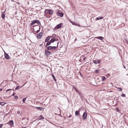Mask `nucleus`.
Segmentation results:
<instances>
[{
  "label": "nucleus",
  "mask_w": 128,
  "mask_h": 128,
  "mask_svg": "<svg viewBox=\"0 0 128 128\" xmlns=\"http://www.w3.org/2000/svg\"><path fill=\"white\" fill-rule=\"evenodd\" d=\"M53 10L50 9H46L44 11V16L46 18H50L53 13Z\"/></svg>",
  "instance_id": "obj_1"
},
{
  "label": "nucleus",
  "mask_w": 128,
  "mask_h": 128,
  "mask_svg": "<svg viewBox=\"0 0 128 128\" xmlns=\"http://www.w3.org/2000/svg\"><path fill=\"white\" fill-rule=\"evenodd\" d=\"M33 30L34 32H36V33H38L39 32L40 28V26L36 25L33 26Z\"/></svg>",
  "instance_id": "obj_2"
},
{
  "label": "nucleus",
  "mask_w": 128,
  "mask_h": 128,
  "mask_svg": "<svg viewBox=\"0 0 128 128\" xmlns=\"http://www.w3.org/2000/svg\"><path fill=\"white\" fill-rule=\"evenodd\" d=\"M36 23H37L38 24H40V21L37 20H35L33 21L30 24L31 26H32Z\"/></svg>",
  "instance_id": "obj_3"
},
{
  "label": "nucleus",
  "mask_w": 128,
  "mask_h": 128,
  "mask_svg": "<svg viewBox=\"0 0 128 128\" xmlns=\"http://www.w3.org/2000/svg\"><path fill=\"white\" fill-rule=\"evenodd\" d=\"M62 23H61L57 25V26L54 28V30H56L62 27Z\"/></svg>",
  "instance_id": "obj_4"
},
{
  "label": "nucleus",
  "mask_w": 128,
  "mask_h": 128,
  "mask_svg": "<svg viewBox=\"0 0 128 128\" xmlns=\"http://www.w3.org/2000/svg\"><path fill=\"white\" fill-rule=\"evenodd\" d=\"M87 117V113L86 112H84L82 116V118L86 120Z\"/></svg>",
  "instance_id": "obj_5"
},
{
  "label": "nucleus",
  "mask_w": 128,
  "mask_h": 128,
  "mask_svg": "<svg viewBox=\"0 0 128 128\" xmlns=\"http://www.w3.org/2000/svg\"><path fill=\"white\" fill-rule=\"evenodd\" d=\"M45 52V55L47 56H48L51 53L50 52L47 50H46Z\"/></svg>",
  "instance_id": "obj_6"
},
{
  "label": "nucleus",
  "mask_w": 128,
  "mask_h": 128,
  "mask_svg": "<svg viewBox=\"0 0 128 128\" xmlns=\"http://www.w3.org/2000/svg\"><path fill=\"white\" fill-rule=\"evenodd\" d=\"M4 56L7 59H10V57L8 54L6 53H4Z\"/></svg>",
  "instance_id": "obj_7"
},
{
  "label": "nucleus",
  "mask_w": 128,
  "mask_h": 128,
  "mask_svg": "<svg viewBox=\"0 0 128 128\" xmlns=\"http://www.w3.org/2000/svg\"><path fill=\"white\" fill-rule=\"evenodd\" d=\"M43 33L42 32L40 33L37 36V38L38 39L40 38L42 36Z\"/></svg>",
  "instance_id": "obj_8"
},
{
  "label": "nucleus",
  "mask_w": 128,
  "mask_h": 128,
  "mask_svg": "<svg viewBox=\"0 0 128 128\" xmlns=\"http://www.w3.org/2000/svg\"><path fill=\"white\" fill-rule=\"evenodd\" d=\"M56 14L58 16H60V17H62L63 16V14L60 12L58 11L57 12Z\"/></svg>",
  "instance_id": "obj_9"
},
{
  "label": "nucleus",
  "mask_w": 128,
  "mask_h": 128,
  "mask_svg": "<svg viewBox=\"0 0 128 128\" xmlns=\"http://www.w3.org/2000/svg\"><path fill=\"white\" fill-rule=\"evenodd\" d=\"M7 124H10L12 126L14 124V122L13 120H11L8 122Z\"/></svg>",
  "instance_id": "obj_10"
},
{
  "label": "nucleus",
  "mask_w": 128,
  "mask_h": 128,
  "mask_svg": "<svg viewBox=\"0 0 128 128\" xmlns=\"http://www.w3.org/2000/svg\"><path fill=\"white\" fill-rule=\"evenodd\" d=\"M100 60H98L97 61L96 60L94 61L93 62L94 64H97V63H100Z\"/></svg>",
  "instance_id": "obj_11"
},
{
  "label": "nucleus",
  "mask_w": 128,
  "mask_h": 128,
  "mask_svg": "<svg viewBox=\"0 0 128 128\" xmlns=\"http://www.w3.org/2000/svg\"><path fill=\"white\" fill-rule=\"evenodd\" d=\"M44 118L42 116V115H40V116L38 117V120H40L42 119H43Z\"/></svg>",
  "instance_id": "obj_12"
},
{
  "label": "nucleus",
  "mask_w": 128,
  "mask_h": 128,
  "mask_svg": "<svg viewBox=\"0 0 128 128\" xmlns=\"http://www.w3.org/2000/svg\"><path fill=\"white\" fill-rule=\"evenodd\" d=\"M95 38L98 39H100V40H102L104 39V38L102 37V36L97 37H96Z\"/></svg>",
  "instance_id": "obj_13"
},
{
  "label": "nucleus",
  "mask_w": 128,
  "mask_h": 128,
  "mask_svg": "<svg viewBox=\"0 0 128 128\" xmlns=\"http://www.w3.org/2000/svg\"><path fill=\"white\" fill-rule=\"evenodd\" d=\"M36 108L38 110H44V109L42 107H36Z\"/></svg>",
  "instance_id": "obj_14"
},
{
  "label": "nucleus",
  "mask_w": 128,
  "mask_h": 128,
  "mask_svg": "<svg viewBox=\"0 0 128 128\" xmlns=\"http://www.w3.org/2000/svg\"><path fill=\"white\" fill-rule=\"evenodd\" d=\"M50 36H48L46 38L45 40V42H48L50 38Z\"/></svg>",
  "instance_id": "obj_15"
},
{
  "label": "nucleus",
  "mask_w": 128,
  "mask_h": 128,
  "mask_svg": "<svg viewBox=\"0 0 128 128\" xmlns=\"http://www.w3.org/2000/svg\"><path fill=\"white\" fill-rule=\"evenodd\" d=\"M56 39L55 38H53L51 39L50 41L51 43H52L54 42L55 41H56Z\"/></svg>",
  "instance_id": "obj_16"
},
{
  "label": "nucleus",
  "mask_w": 128,
  "mask_h": 128,
  "mask_svg": "<svg viewBox=\"0 0 128 128\" xmlns=\"http://www.w3.org/2000/svg\"><path fill=\"white\" fill-rule=\"evenodd\" d=\"M103 18V17H99L96 18V20H99L102 19Z\"/></svg>",
  "instance_id": "obj_17"
},
{
  "label": "nucleus",
  "mask_w": 128,
  "mask_h": 128,
  "mask_svg": "<svg viewBox=\"0 0 128 128\" xmlns=\"http://www.w3.org/2000/svg\"><path fill=\"white\" fill-rule=\"evenodd\" d=\"M58 44H57V46H58ZM58 47V46L56 47V46H52V50H54L56 49V48Z\"/></svg>",
  "instance_id": "obj_18"
},
{
  "label": "nucleus",
  "mask_w": 128,
  "mask_h": 128,
  "mask_svg": "<svg viewBox=\"0 0 128 128\" xmlns=\"http://www.w3.org/2000/svg\"><path fill=\"white\" fill-rule=\"evenodd\" d=\"M52 78H53V79L55 81H56V79L55 78V77L54 76V75L53 74H52Z\"/></svg>",
  "instance_id": "obj_19"
},
{
  "label": "nucleus",
  "mask_w": 128,
  "mask_h": 128,
  "mask_svg": "<svg viewBox=\"0 0 128 128\" xmlns=\"http://www.w3.org/2000/svg\"><path fill=\"white\" fill-rule=\"evenodd\" d=\"M79 113V111H78V110L76 111L75 112V113L76 115L77 116H78Z\"/></svg>",
  "instance_id": "obj_20"
},
{
  "label": "nucleus",
  "mask_w": 128,
  "mask_h": 128,
  "mask_svg": "<svg viewBox=\"0 0 128 128\" xmlns=\"http://www.w3.org/2000/svg\"><path fill=\"white\" fill-rule=\"evenodd\" d=\"M51 43L50 42V41H49L46 44V46H48L49 45H50V44Z\"/></svg>",
  "instance_id": "obj_21"
},
{
  "label": "nucleus",
  "mask_w": 128,
  "mask_h": 128,
  "mask_svg": "<svg viewBox=\"0 0 128 128\" xmlns=\"http://www.w3.org/2000/svg\"><path fill=\"white\" fill-rule=\"evenodd\" d=\"M47 49L48 50H50L52 49V46H49L47 47Z\"/></svg>",
  "instance_id": "obj_22"
},
{
  "label": "nucleus",
  "mask_w": 128,
  "mask_h": 128,
  "mask_svg": "<svg viewBox=\"0 0 128 128\" xmlns=\"http://www.w3.org/2000/svg\"><path fill=\"white\" fill-rule=\"evenodd\" d=\"M102 80H106V78L104 76H102Z\"/></svg>",
  "instance_id": "obj_23"
},
{
  "label": "nucleus",
  "mask_w": 128,
  "mask_h": 128,
  "mask_svg": "<svg viewBox=\"0 0 128 128\" xmlns=\"http://www.w3.org/2000/svg\"><path fill=\"white\" fill-rule=\"evenodd\" d=\"M5 104V103L3 102H0V104L2 106H3Z\"/></svg>",
  "instance_id": "obj_24"
},
{
  "label": "nucleus",
  "mask_w": 128,
  "mask_h": 128,
  "mask_svg": "<svg viewBox=\"0 0 128 128\" xmlns=\"http://www.w3.org/2000/svg\"><path fill=\"white\" fill-rule=\"evenodd\" d=\"M56 36V35L55 34H53L51 36H50V38H54Z\"/></svg>",
  "instance_id": "obj_25"
},
{
  "label": "nucleus",
  "mask_w": 128,
  "mask_h": 128,
  "mask_svg": "<svg viewBox=\"0 0 128 128\" xmlns=\"http://www.w3.org/2000/svg\"><path fill=\"white\" fill-rule=\"evenodd\" d=\"M1 16L2 18H5V15L4 14H1Z\"/></svg>",
  "instance_id": "obj_26"
},
{
  "label": "nucleus",
  "mask_w": 128,
  "mask_h": 128,
  "mask_svg": "<svg viewBox=\"0 0 128 128\" xmlns=\"http://www.w3.org/2000/svg\"><path fill=\"white\" fill-rule=\"evenodd\" d=\"M99 72V70H96L94 71V72L96 73H98Z\"/></svg>",
  "instance_id": "obj_27"
},
{
  "label": "nucleus",
  "mask_w": 128,
  "mask_h": 128,
  "mask_svg": "<svg viewBox=\"0 0 128 128\" xmlns=\"http://www.w3.org/2000/svg\"><path fill=\"white\" fill-rule=\"evenodd\" d=\"M121 96L122 97H125L126 95L125 94H124L123 93H122L121 95Z\"/></svg>",
  "instance_id": "obj_28"
},
{
  "label": "nucleus",
  "mask_w": 128,
  "mask_h": 128,
  "mask_svg": "<svg viewBox=\"0 0 128 128\" xmlns=\"http://www.w3.org/2000/svg\"><path fill=\"white\" fill-rule=\"evenodd\" d=\"M26 100V98H24L22 100L23 102H25V101Z\"/></svg>",
  "instance_id": "obj_29"
},
{
  "label": "nucleus",
  "mask_w": 128,
  "mask_h": 128,
  "mask_svg": "<svg viewBox=\"0 0 128 128\" xmlns=\"http://www.w3.org/2000/svg\"><path fill=\"white\" fill-rule=\"evenodd\" d=\"M19 88V86H17L16 88H15V90H18V89L19 88Z\"/></svg>",
  "instance_id": "obj_30"
},
{
  "label": "nucleus",
  "mask_w": 128,
  "mask_h": 128,
  "mask_svg": "<svg viewBox=\"0 0 128 128\" xmlns=\"http://www.w3.org/2000/svg\"><path fill=\"white\" fill-rule=\"evenodd\" d=\"M72 22L73 24L77 26V24H76V23H74L73 22Z\"/></svg>",
  "instance_id": "obj_31"
},
{
  "label": "nucleus",
  "mask_w": 128,
  "mask_h": 128,
  "mask_svg": "<svg viewBox=\"0 0 128 128\" xmlns=\"http://www.w3.org/2000/svg\"><path fill=\"white\" fill-rule=\"evenodd\" d=\"M76 90V92H78V93H79V94H81L80 92H79L78 91V89H77V90Z\"/></svg>",
  "instance_id": "obj_32"
},
{
  "label": "nucleus",
  "mask_w": 128,
  "mask_h": 128,
  "mask_svg": "<svg viewBox=\"0 0 128 128\" xmlns=\"http://www.w3.org/2000/svg\"><path fill=\"white\" fill-rule=\"evenodd\" d=\"M118 88V89H119L120 91H122V89L121 88Z\"/></svg>",
  "instance_id": "obj_33"
},
{
  "label": "nucleus",
  "mask_w": 128,
  "mask_h": 128,
  "mask_svg": "<svg viewBox=\"0 0 128 128\" xmlns=\"http://www.w3.org/2000/svg\"><path fill=\"white\" fill-rule=\"evenodd\" d=\"M11 90H12L11 89H8L6 90V92L10 91Z\"/></svg>",
  "instance_id": "obj_34"
},
{
  "label": "nucleus",
  "mask_w": 128,
  "mask_h": 128,
  "mask_svg": "<svg viewBox=\"0 0 128 128\" xmlns=\"http://www.w3.org/2000/svg\"><path fill=\"white\" fill-rule=\"evenodd\" d=\"M14 97L16 99H17L18 98V96H14Z\"/></svg>",
  "instance_id": "obj_35"
},
{
  "label": "nucleus",
  "mask_w": 128,
  "mask_h": 128,
  "mask_svg": "<svg viewBox=\"0 0 128 128\" xmlns=\"http://www.w3.org/2000/svg\"><path fill=\"white\" fill-rule=\"evenodd\" d=\"M17 113L18 114H20V111H18L17 112Z\"/></svg>",
  "instance_id": "obj_36"
},
{
  "label": "nucleus",
  "mask_w": 128,
  "mask_h": 128,
  "mask_svg": "<svg viewBox=\"0 0 128 128\" xmlns=\"http://www.w3.org/2000/svg\"><path fill=\"white\" fill-rule=\"evenodd\" d=\"M2 124H0V128H1L2 127Z\"/></svg>",
  "instance_id": "obj_37"
},
{
  "label": "nucleus",
  "mask_w": 128,
  "mask_h": 128,
  "mask_svg": "<svg viewBox=\"0 0 128 128\" xmlns=\"http://www.w3.org/2000/svg\"><path fill=\"white\" fill-rule=\"evenodd\" d=\"M15 95V93L14 92L12 94V96H14Z\"/></svg>",
  "instance_id": "obj_38"
},
{
  "label": "nucleus",
  "mask_w": 128,
  "mask_h": 128,
  "mask_svg": "<svg viewBox=\"0 0 128 128\" xmlns=\"http://www.w3.org/2000/svg\"><path fill=\"white\" fill-rule=\"evenodd\" d=\"M72 116V115L71 114H70V116H68V118H71Z\"/></svg>",
  "instance_id": "obj_39"
},
{
  "label": "nucleus",
  "mask_w": 128,
  "mask_h": 128,
  "mask_svg": "<svg viewBox=\"0 0 128 128\" xmlns=\"http://www.w3.org/2000/svg\"><path fill=\"white\" fill-rule=\"evenodd\" d=\"M73 87L75 90H77V88L76 87H75L74 86Z\"/></svg>",
  "instance_id": "obj_40"
},
{
  "label": "nucleus",
  "mask_w": 128,
  "mask_h": 128,
  "mask_svg": "<svg viewBox=\"0 0 128 128\" xmlns=\"http://www.w3.org/2000/svg\"><path fill=\"white\" fill-rule=\"evenodd\" d=\"M86 59V58H84V59H83V60H85Z\"/></svg>",
  "instance_id": "obj_41"
},
{
  "label": "nucleus",
  "mask_w": 128,
  "mask_h": 128,
  "mask_svg": "<svg viewBox=\"0 0 128 128\" xmlns=\"http://www.w3.org/2000/svg\"><path fill=\"white\" fill-rule=\"evenodd\" d=\"M2 90V88H0V92Z\"/></svg>",
  "instance_id": "obj_42"
},
{
  "label": "nucleus",
  "mask_w": 128,
  "mask_h": 128,
  "mask_svg": "<svg viewBox=\"0 0 128 128\" xmlns=\"http://www.w3.org/2000/svg\"><path fill=\"white\" fill-rule=\"evenodd\" d=\"M116 109L117 110V111H118V108H116Z\"/></svg>",
  "instance_id": "obj_43"
},
{
  "label": "nucleus",
  "mask_w": 128,
  "mask_h": 128,
  "mask_svg": "<svg viewBox=\"0 0 128 128\" xmlns=\"http://www.w3.org/2000/svg\"><path fill=\"white\" fill-rule=\"evenodd\" d=\"M127 44H128V41H127Z\"/></svg>",
  "instance_id": "obj_44"
},
{
  "label": "nucleus",
  "mask_w": 128,
  "mask_h": 128,
  "mask_svg": "<svg viewBox=\"0 0 128 128\" xmlns=\"http://www.w3.org/2000/svg\"><path fill=\"white\" fill-rule=\"evenodd\" d=\"M42 45V44H40V46H41V45Z\"/></svg>",
  "instance_id": "obj_45"
},
{
  "label": "nucleus",
  "mask_w": 128,
  "mask_h": 128,
  "mask_svg": "<svg viewBox=\"0 0 128 128\" xmlns=\"http://www.w3.org/2000/svg\"><path fill=\"white\" fill-rule=\"evenodd\" d=\"M42 45V44H40V46H41V45Z\"/></svg>",
  "instance_id": "obj_46"
},
{
  "label": "nucleus",
  "mask_w": 128,
  "mask_h": 128,
  "mask_svg": "<svg viewBox=\"0 0 128 128\" xmlns=\"http://www.w3.org/2000/svg\"><path fill=\"white\" fill-rule=\"evenodd\" d=\"M124 68H125V67L124 66Z\"/></svg>",
  "instance_id": "obj_47"
}]
</instances>
